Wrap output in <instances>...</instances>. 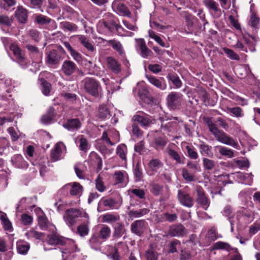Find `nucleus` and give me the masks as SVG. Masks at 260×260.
<instances>
[{"label":"nucleus","instance_id":"obj_40","mask_svg":"<svg viewBox=\"0 0 260 260\" xmlns=\"http://www.w3.org/2000/svg\"><path fill=\"white\" fill-rule=\"evenodd\" d=\"M167 79L171 81L177 88L181 87L182 83L176 73H169L167 76Z\"/></svg>","mask_w":260,"mask_h":260},{"label":"nucleus","instance_id":"obj_14","mask_svg":"<svg viewBox=\"0 0 260 260\" xmlns=\"http://www.w3.org/2000/svg\"><path fill=\"white\" fill-rule=\"evenodd\" d=\"M78 70L76 64L70 60H66L62 63L61 71L66 76H71Z\"/></svg>","mask_w":260,"mask_h":260},{"label":"nucleus","instance_id":"obj_46","mask_svg":"<svg viewBox=\"0 0 260 260\" xmlns=\"http://www.w3.org/2000/svg\"><path fill=\"white\" fill-rule=\"evenodd\" d=\"M249 25L255 28H257L259 25V18L254 12H252L248 22Z\"/></svg>","mask_w":260,"mask_h":260},{"label":"nucleus","instance_id":"obj_23","mask_svg":"<svg viewBox=\"0 0 260 260\" xmlns=\"http://www.w3.org/2000/svg\"><path fill=\"white\" fill-rule=\"evenodd\" d=\"M65 239V238L56 234H51L48 236L47 241L50 245L61 246L63 244L66 243L64 242Z\"/></svg>","mask_w":260,"mask_h":260},{"label":"nucleus","instance_id":"obj_30","mask_svg":"<svg viewBox=\"0 0 260 260\" xmlns=\"http://www.w3.org/2000/svg\"><path fill=\"white\" fill-rule=\"evenodd\" d=\"M102 220L103 222L113 223L118 222L120 217L118 214L106 213L102 215Z\"/></svg>","mask_w":260,"mask_h":260},{"label":"nucleus","instance_id":"obj_15","mask_svg":"<svg viewBox=\"0 0 260 260\" xmlns=\"http://www.w3.org/2000/svg\"><path fill=\"white\" fill-rule=\"evenodd\" d=\"M186 228L181 224L171 225L169 230V234L172 237H183L186 234Z\"/></svg>","mask_w":260,"mask_h":260},{"label":"nucleus","instance_id":"obj_35","mask_svg":"<svg viewBox=\"0 0 260 260\" xmlns=\"http://www.w3.org/2000/svg\"><path fill=\"white\" fill-rule=\"evenodd\" d=\"M108 44L112 46V48L117 51L120 56H122L124 54L122 45L119 41L115 40H110L108 41Z\"/></svg>","mask_w":260,"mask_h":260},{"label":"nucleus","instance_id":"obj_49","mask_svg":"<svg viewBox=\"0 0 260 260\" xmlns=\"http://www.w3.org/2000/svg\"><path fill=\"white\" fill-rule=\"evenodd\" d=\"M203 164L204 168L207 170H212L216 166L215 161L207 158H203Z\"/></svg>","mask_w":260,"mask_h":260},{"label":"nucleus","instance_id":"obj_34","mask_svg":"<svg viewBox=\"0 0 260 260\" xmlns=\"http://www.w3.org/2000/svg\"><path fill=\"white\" fill-rule=\"evenodd\" d=\"M149 168L152 171L156 172L164 166L163 162L157 158L152 159L148 163Z\"/></svg>","mask_w":260,"mask_h":260},{"label":"nucleus","instance_id":"obj_32","mask_svg":"<svg viewBox=\"0 0 260 260\" xmlns=\"http://www.w3.org/2000/svg\"><path fill=\"white\" fill-rule=\"evenodd\" d=\"M128 178L126 172L123 171H116L113 175V178L116 184H119L123 182Z\"/></svg>","mask_w":260,"mask_h":260},{"label":"nucleus","instance_id":"obj_21","mask_svg":"<svg viewBox=\"0 0 260 260\" xmlns=\"http://www.w3.org/2000/svg\"><path fill=\"white\" fill-rule=\"evenodd\" d=\"M78 42L84 46L88 51L93 52L95 48L92 44L89 41L87 37L84 35H79L75 36Z\"/></svg>","mask_w":260,"mask_h":260},{"label":"nucleus","instance_id":"obj_43","mask_svg":"<svg viewBox=\"0 0 260 260\" xmlns=\"http://www.w3.org/2000/svg\"><path fill=\"white\" fill-rule=\"evenodd\" d=\"M39 81L41 85V90L43 93L45 95H48L51 89V84L44 78H41Z\"/></svg>","mask_w":260,"mask_h":260},{"label":"nucleus","instance_id":"obj_36","mask_svg":"<svg viewBox=\"0 0 260 260\" xmlns=\"http://www.w3.org/2000/svg\"><path fill=\"white\" fill-rule=\"evenodd\" d=\"M60 26L61 29L64 31L70 32L76 31L78 29V26L73 23L69 21H63L60 23Z\"/></svg>","mask_w":260,"mask_h":260},{"label":"nucleus","instance_id":"obj_29","mask_svg":"<svg viewBox=\"0 0 260 260\" xmlns=\"http://www.w3.org/2000/svg\"><path fill=\"white\" fill-rule=\"evenodd\" d=\"M203 3L209 11H213L215 14H220L221 11L218 8V4L214 0H204Z\"/></svg>","mask_w":260,"mask_h":260},{"label":"nucleus","instance_id":"obj_7","mask_svg":"<svg viewBox=\"0 0 260 260\" xmlns=\"http://www.w3.org/2000/svg\"><path fill=\"white\" fill-rule=\"evenodd\" d=\"M61 58L60 51L52 49L46 53L45 62L49 66L57 65L59 63Z\"/></svg>","mask_w":260,"mask_h":260},{"label":"nucleus","instance_id":"obj_5","mask_svg":"<svg viewBox=\"0 0 260 260\" xmlns=\"http://www.w3.org/2000/svg\"><path fill=\"white\" fill-rule=\"evenodd\" d=\"M133 119L144 128L150 127L155 123L154 118L142 111H138L134 115Z\"/></svg>","mask_w":260,"mask_h":260},{"label":"nucleus","instance_id":"obj_54","mask_svg":"<svg viewBox=\"0 0 260 260\" xmlns=\"http://www.w3.org/2000/svg\"><path fill=\"white\" fill-rule=\"evenodd\" d=\"M180 245V242L177 239H173L168 245V252L174 253L177 252V246Z\"/></svg>","mask_w":260,"mask_h":260},{"label":"nucleus","instance_id":"obj_45","mask_svg":"<svg viewBox=\"0 0 260 260\" xmlns=\"http://www.w3.org/2000/svg\"><path fill=\"white\" fill-rule=\"evenodd\" d=\"M38 224L42 230H46L49 227V222L45 215H40L38 217Z\"/></svg>","mask_w":260,"mask_h":260},{"label":"nucleus","instance_id":"obj_48","mask_svg":"<svg viewBox=\"0 0 260 260\" xmlns=\"http://www.w3.org/2000/svg\"><path fill=\"white\" fill-rule=\"evenodd\" d=\"M89 227L87 223H83L77 228L78 233L81 237H84L88 234Z\"/></svg>","mask_w":260,"mask_h":260},{"label":"nucleus","instance_id":"obj_50","mask_svg":"<svg viewBox=\"0 0 260 260\" xmlns=\"http://www.w3.org/2000/svg\"><path fill=\"white\" fill-rule=\"evenodd\" d=\"M182 176L184 180L187 182H192L195 180L196 177L193 174L190 173L185 168L182 169Z\"/></svg>","mask_w":260,"mask_h":260},{"label":"nucleus","instance_id":"obj_57","mask_svg":"<svg viewBox=\"0 0 260 260\" xmlns=\"http://www.w3.org/2000/svg\"><path fill=\"white\" fill-rule=\"evenodd\" d=\"M224 52L227 55V56L231 59L239 60L240 57L239 55L235 52L233 50L228 48H223Z\"/></svg>","mask_w":260,"mask_h":260},{"label":"nucleus","instance_id":"obj_59","mask_svg":"<svg viewBox=\"0 0 260 260\" xmlns=\"http://www.w3.org/2000/svg\"><path fill=\"white\" fill-rule=\"evenodd\" d=\"M79 143V149L86 152L88 149V143L87 139L83 135L80 136Z\"/></svg>","mask_w":260,"mask_h":260},{"label":"nucleus","instance_id":"obj_3","mask_svg":"<svg viewBox=\"0 0 260 260\" xmlns=\"http://www.w3.org/2000/svg\"><path fill=\"white\" fill-rule=\"evenodd\" d=\"M168 107L172 110L179 109L183 101V95L178 92H171L167 97Z\"/></svg>","mask_w":260,"mask_h":260},{"label":"nucleus","instance_id":"obj_1","mask_svg":"<svg viewBox=\"0 0 260 260\" xmlns=\"http://www.w3.org/2000/svg\"><path fill=\"white\" fill-rule=\"evenodd\" d=\"M203 121L208 126L209 131L214 135L218 141L235 148H238L239 147L238 143L235 140L228 136L223 131L218 128L215 123L212 121V117H204Z\"/></svg>","mask_w":260,"mask_h":260},{"label":"nucleus","instance_id":"obj_27","mask_svg":"<svg viewBox=\"0 0 260 260\" xmlns=\"http://www.w3.org/2000/svg\"><path fill=\"white\" fill-rule=\"evenodd\" d=\"M55 116V109L53 107H50L46 113L42 116L41 121L44 124H49Z\"/></svg>","mask_w":260,"mask_h":260},{"label":"nucleus","instance_id":"obj_9","mask_svg":"<svg viewBox=\"0 0 260 260\" xmlns=\"http://www.w3.org/2000/svg\"><path fill=\"white\" fill-rule=\"evenodd\" d=\"M147 223L145 220H137L132 223L131 231L133 234L141 236L147 229Z\"/></svg>","mask_w":260,"mask_h":260},{"label":"nucleus","instance_id":"obj_13","mask_svg":"<svg viewBox=\"0 0 260 260\" xmlns=\"http://www.w3.org/2000/svg\"><path fill=\"white\" fill-rule=\"evenodd\" d=\"M112 8L122 16L130 17L131 13L127 7L119 0H114L112 5Z\"/></svg>","mask_w":260,"mask_h":260},{"label":"nucleus","instance_id":"obj_41","mask_svg":"<svg viewBox=\"0 0 260 260\" xmlns=\"http://www.w3.org/2000/svg\"><path fill=\"white\" fill-rule=\"evenodd\" d=\"M163 188V185L156 183H152L150 185V191L155 196L161 195Z\"/></svg>","mask_w":260,"mask_h":260},{"label":"nucleus","instance_id":"obj_60","mask_svg":"<svg viewBox=\"0 0 260 260\" xmlns=\"http://www.w3.org/2000/svg\"><path fill=\"white\" fill-rule=\"evenodd\" d=\"M146 260H158L157 253L152 249H148L145 255Z\"/></svg>","mask_w":260,"mask_h":260},{"label":"nucleus","instance_id":"obj_11","mask_svg":"<svg viewBox=\"0 0 260 260\" xmlns=\"http://www.w3.org/2000/svg\"><path fill=\"white\" fill-rule=\"evenodd\" d=\"M81 212L79 209L71 208L66 211L64 216L67 224L69 226L74 225L76 222V219L81 215Z\"/></svg>","mask_w":260,"mask_h":260},{"label":"nucleus","instance_id":"obj_22","mask_svg":"<svg viewBox=\"0 0 260 260\" xmlns=\"http://www.w3.org/2000/svg\"><path fill=\"white\" fill-rule=\"evenodd\" d=\"M15 15L18 21L21 23H25L27 21V10L21 6L17 7Z\"/></svg>","mask_w":260,"mask_h":260},{"label":"nucleus","instance_id":"obj_17","mask_svg":"<svg viewBox=\"0 0 260 260\" xmlns=\"http://www.w3.org/2000/svg\"><path fill=\"white\" fill-rule=\"evenodd\" d=\"M107 67L114 74H119L121 72V66L115 58L108 56L106 58Z\"/></svg>","mask_w":260,"mask_h":260},{"label":"nucleus","instance_id":"obj_42","mask_svg":"<svg viewBox=\"0 0 260 260\" xmlns=\"http://www.w3.org/2000/svg\"><path fill=\"white\" fill-rule=\"evenodd\" d=\"M213 249H225L228 251L230 250H235L237 252V248H232L228 243L221 241L217 242L215 243L213 247Z\"/></svg>","mask_w":260,"mask_h":260},{"label":"nucleus","instance_id":"obj_31","mask_svg":"<svg viewBox=\"0 0 260 260\" xmlns=\"http://www.w3.org/2000/svg\"><path fill=\"white\" fill-rule=\"evenodd\" d=\"M89 158L92 163L97 165L98 171H100L102 168V159L100 155L96 152L92 151L89 154Z\"/></svg>","mask_w":260,"mask_h":260},{"label":"nucleus","instance_id":"obj_26","mask_svg":"<svg viewBox=\"0 0 260 260\" xmlns=\"http://www.w3.org/2000/svg\"><path fill=\"white\" fill-rule=\"evenodd\" d=\"M96 233L104 241H105L110 238L111 230L107 225L103 224L102 225L99 231L96 232Z\"/></svg>","mask_w":260,"mask_h":260},{"label":"nucleus","instance_id":"obj_44","mask_svg":"<svg viewBox=\"0 0 260 260\" xmlns=\"http://www.w3.org/2000/svg\"><path fill=\"white\" fill-rule=\"evenodd\" d=\"M0 219L2 221L4 229L6 231H11L12 230V225L10 221L7 217L6 214L3 213L0 216Z\"/></svg>","mask_w":260,"mask_h":260},{"label":"nucleus","instance_id":"obj_2","mask_svg":"<svg viewBox=\"0 0 260 260\" xmlns=\"http://www.w3.org/2000/svg\"><path fill=\"white\" fill-rule=\"evenodd\" d=\"M86 92L94 98H99L102 91L100 82L93 78L86 77L83 81Z\"/></svg>","mask_w":260,"mask_h":260},{"label":"nucleus","instance_id":"obj_39","mask_svg":"<svg viewBox=\"0 0 260 260\" xmlns=\"http://www.w3.org/2000/svg\"><path fill=\"white\" fill-rule=\"evenodd\" d=\"M10 50L15 57L21 62H23L24 58L22 54L21 50L17 44H12L10 46Z\"/></svg>","mask_w":260,"mask_h":260},{"label":"nucleus","instance_id":"obj_24","mask_svg":"<svg viewBox=\"0 0 260 260\" xmlns=\"http://www.w3.org/2000/svg\"><path fill=\"white\" fill-rule=\"evenodd\" d=\"M166 151L169 156L175 160L177 164H184L185 163V158L183 155H180L178 152L171 148H168Z\"/></svg>","mask_w":260,"mask_h":260},{"label":"nucleus","instance_id":"obj_8","mask_svg":"<svg viewBox=\"0 0 260 260\" xmlns=\"http://www.w3.org/2000/svg\"><path fill=\"white\" fill-rule=\"evenodd\" d=\"M177 198L179 203L184 206L191 208L193 206V198L184 190H178Z\"/></svg>","mask_w":260,"mask_h":260},{"label":"nucleus","instance_id":"obj_4","mask_svg":"<svg viewBox=\"0 0 260 260\" xmlns=\"http://www.w3.org/2000/svg\"><path fill=\"white\" fill-rule=\"evenodd\" d=\"M196 192L197 196L196 202L200 207L205 210H207L210 205V200L206 194L204 189L200 185H196Z\"/></svg>","mask_w":260,"mask_h":260},{"label":"nucleus","instance_id":"obj_51","mask_svg":"<svg viewBox=\"0 0 260 260\" xmlns=\"http://www.w3.org/2000/svg\"><path fill=\"white\" fill-rule=\"evenodd\" d=\"M219 152L221 155L228 158H232L234 155L232 150L223 146H220L219 147Z\"/></svg>","mask_w":260,"mask_h":260},{"label":"nucleus","instance_id":"obj_28","mask_svg":"<svg viewBox=\"0 0 260 260\" xmlns=\"http://www.w3.org/2000/svg\"><path fill=\"white\" fill-rule=\"evenodd\" d=\"M150 212L148 208H142L139 210L131 209L128 212V215L130 217L140 218L147 214Z\"/></svg>","mask_w":260,"mask_h":260},{"label":"nucleus","instance_id":"obj_12","mask_svg":"<svg viewBox=\"0 0 260 260\" xmlns=\"http://www.w3.org/2000/svg\"><path fill=\"white\" fill-rule=\"evenodd\" d=\"M63 127L70 132L78 131L82 126L81 120L77 118H68L62 124Z\"/></svg>","mask_w":260,"mask_h":260},{"label":"nucleus","instance_id":"obj_58","mask_svg":"<svg viewBox=\"0 0 260 260\" xmlns=\"http://www.w3.org/2000/svg\"><path fill=\"white\" fill-rule=\"evenodd\" d=\"M95 187L97 190L100 192H102L106 189V187L104 185L103 181V178L100 175H99L96 178L95 180Z\"/></svg>","mask_w":260,"mask_h":260},{"label":"nucleus","instance_id":"obj_33","mask_svg":"<svg viewBox=\"0 0 260 260\" xmlns=\"http://www.w3.org/2000/svg\"><path fill=\"white\" fill-rule=\"evenodd\" d=\"M139 45L141 50V54L143 57L146 58L153 54V52L151 50L146 46L145 42L143 39L140 40Z\"/></svg>","mask_w":260,"mask_h":260},{"label":"nucleus","instance_id":"obj_47","mask_svg":"<svg viewBox=\"0 0 260 260\" xmlns=\"http://www.w3.org/2000/svg\"><path fill=\"white\" fill-rule=\"evenodd\" d=\"M200 148L201 149V153L202 155L209 157H211L213 155V153L211 151V146L205 143H203L200 145Z\"/></svg>","mask_w":260,"mask_h":260},{"label":"nucleus","instance_id":"obj_52","mask_svg":"<svg viewBox=\"0 0 260 260\" xmlns=\"http://www.w3.org/2000/svg\"><path fill=\"white\" fill-rule=\"evenodd\" d=\"M104 25L105 27L109 29L111 32L113 31L114 29H116L118 30L119 28H122V27L117 24L114 20L111 21L110 22H104Z\"/></svg>","mask_w":260,"mask_h":260},{"label":"nucleus","instance_id":"obj_37","mask_svg":"<svg viewBox=\"0 0 260 260\" xmlns=\"http://www.w3.org/2000/svg\"><path fill=\"white\" fill-rule=\"evenodd\" d=\"M127 148L124 144L119 145L116 148L117 155L123 160H126Z\"/></svg>","mask_w":260,"mask_h":260},{"label":"nucleus","instance_id":"obj_64","mask_svg":"<svg viewBox=\"0 0 260 260\" xmlns=\"http://www.w3.org/2000/svg\"><path fill=\"white\" fill-rule=\"evenodd\" d=\"M16 165L20 168H24L27 167V163L25 161L21 155H17L15 157Z\"/></svg>","mask_w":260,"mask_h":260},{"label":"nucleus","instance_id":"obj_38","mask_svg":"<svg viewBox=\"0 0 260 260\" xmlns=\"http://www.w3.org/2000/svg\"><path fill=\"white\" fill-rule=\"evenodd\" d=\"M153 143L156 149H163L167 144V139L166 137H158L154 138Z\"/></svg>","mask_w":260,"mask_h":260},{"label":"nucleus","instance_id":"obj_63","mask_svg":"<svg viewBox=\"0 0 260 260\" xmlns=\"http://www.w3.org/2000/svg\"><path fill=\"white\" fill-rule=\"evenodd\" d=\"M186 150L188 156L190 158L192 159H196L198 158L199 155L193 147L186 146Z\"/></svg>","mask_w":260,"mask_h":260},{"label":"nucleus","instance_id":"obj_62","mask_svg":"<svg viewBox=\"0 0 260 260\" xmlns=\"http://www.w3.org/2000/svg\"><path fill=\"white\" fill-rule=\"evenodd\" d=\"M149 37L154 39L158 44H159L161 46L164 47H167L162 40L161 38L158 35L155 34V32L153 31H149Z\"/></svg>","mask_w":260,"mask_h":260},{"label":"nucleus","instance_id":"obj_18","mask_svg":"<svg viewBox=\"0 0 260 260\" xmlns=\"http://www.w3.org/2000/svg\"><path fill=\"white\" fill-rule=\"evenodd\" d=\"M66 243L63 244L61 246H64L62 248V257H64V254L67 253H73L77 251V247L75 242L68 239H65L64 241Z\"/></svg>","mask_w":260,"mask_h":260},{"label":"nucleus","instance_id":"obj_55","mask_svg":"<svg viewBox=\"0 0 260 260\" xmlns=\"http://www.w3.org/2000/svg\"><path fill=\"white\" fill-rule=\"evenodd\" d=\"M100 203L102 204L106 207L113 209L115 207L116 202L114 199L108 198L106 199H102L100 201Z\"/></svg>","mask_w":260,"mask_h":260},{"label":"nucleus","instance_id":"obj_20","mask_svg":"<svg viewBox=\"0 0 260 260\" xmlns=\"http://www.w3.org/2000/svg\"><path fill=\"white\" fill-rule=\"evenodd\" d=\"M146 77L149 82L157 88L162 90L167 89V84L164 81V79L163 78L158 79L154 76L151 75H147Z\"/></svg>","mask_w":260,"mask_h":260},{"label":"nucleus","instance_id":"obj_25","mask_svg":"<svg viewBox=\"0 0 260 260\" xmlns=\"http://www.w3.org/2000/svg\"><path fill=\"white\" fill-rule=\"evenodd\" d=\"M104 241L96 233H94L92 234L91 237L89 240V243L90 247L95 250H98L99 249V246Z\"/></svg>","mask_w":260,"mask_h":260},{"label":"nucleus","instance_id":"obj_16","mask_svg":"<svg viewBox=\"0 0 260 260\" xmlns=\"http://www.w3.org/2000/svg\"><path fill=\"white\" fill-rule=\"evenodd\" d=\"M113 231L112 237L114 239H118L123 236V239L126 237V229L122 222H118L113 227Z\"/></svg>","mask_w":260,"mask_h":260},{"label":"nucleus","instance_id":"obj_61","mask_svg":"<svg viewBox=\"0 0 260 260\" xmlns=\"http://www.w3.org/2000/svg\"><path fill=\"white\" fill-rule=\"evenodd\" d=\"M197 92L199 98H200L204 103H206L209 99L207 92L203 88H198L197 90Z\"/></svg>","mask_w":260,"mask_h":260},{"label":"nucleus","instance_id":"obj_6","mask_svg":"<svg viewBox=\"0 0 260 260\" xmlns=\"http://www.w3.org/2000/svg\"><path fill=\"white\" fill-rule=\"evenodd\" d=\"M61 191H67L72 197H78L82 194L83 187L79 182H74L64 185Z\"/></svg>","mask_w":260,"mask_h":260},{"label":"nucleus","instance_id":"obj_19","mask_svg":"<svg viewBox=\"0 0 260 260\" xmlns=\"http://www.w3.org/2000/svg\"><path fill=\"white\" fill-rule=\"evenodd\" d=\"M62 147H66L64 144L61 142L56 143L50 153L51 159L52 161H56L61 159Z\"/></svg>","mask_w":260,"mask_h":260},{"label":"nucleus","instance_id":"obj_10","mask_svg":"<svg viewBox=\"0 0 260 260\" xmlns=\"http://www.w3.org/2000/svg\"><path fill=\"white\" fill-rule=\"evenodd\" d=\"M35 22L42 26L50 24V26L52 29H55L57 27L56 23L54 20L47 16L40 14L35 15Z\"/></svg>","mask_w":260,"mask_h":260},{"label":"nucleus","instance_id":"obj_53","mask_svg":"<svg viewBox=\"0 0 260 260\" xmlns=\"http://www.w3.org/2000/svg\"><path fill=\"white\" fill-rule=\"evenodd\" d=\"M98 116L100 118L105 119L108 116H110V112L107 106L105 105L101 106L99 107L98 111Z\"/></svg>","mask_w":260,"mask_h":260},{"label":"nucleus","instance_id":"obj_56","mask_svg":"<svg viewBox=\"0 0 260 260\" xmlns=\"http://www.w3.org/2000/svg\"><path fill=\"white\" fill-rule=\"evenodd\" d=\"M134 174L136 181H140L143 177L142 169L140 168L139 163L138 162L134 169Z\"/></svg>","mask_w":260,"mask_h":260}]
</instances>
